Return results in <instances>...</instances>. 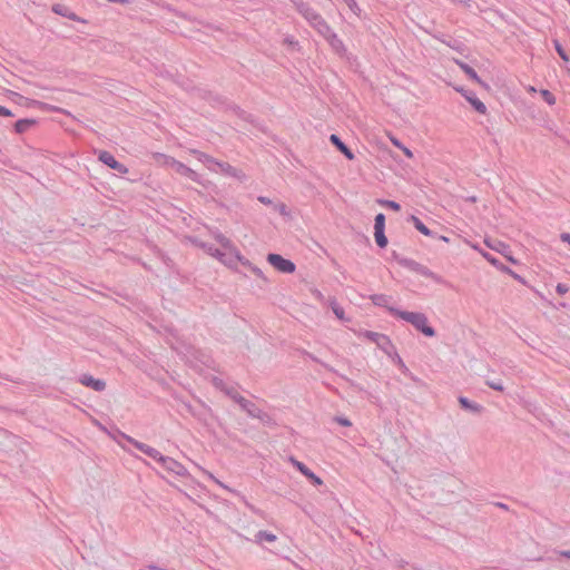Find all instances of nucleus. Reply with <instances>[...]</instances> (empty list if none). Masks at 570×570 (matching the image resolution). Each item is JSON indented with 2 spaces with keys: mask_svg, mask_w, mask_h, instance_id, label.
<instances>
[{
  "mask_svg": "<svg viewBox=\"0 0 570 570\" xmlns=\"http://www.w3.org/2000/svg\"><path fill=\"white\" fill-rule=\"evenodd\" d=\"M296 8L298 12L309 22V24L313 27L317 20H321L322 17L313 10L311 7H308L303 1L296 2Z\"/></svg>",
  "mask_w": 570,
  "mask_h": 570,
  "instance_id": "9b49d317",
  "label": "nucleus"
},
{
  "mask_svg": "<svg viewBox=\"0 0 570 570\" xmlns=\"http://www.w3.org/2000/svg\"><path fill=\"white\" fill-rule=\"evenodd\" d=\"M158 462L163 465L165 470L175 475L185 476L187 474L186 468L173 458L165 456L161 454V459H159Z\"/></svg>",
  "mask_w": 570,
  "mask_h": 570,
  "instance_id": "0eeeda50",
  "label": "nucleus"
},
{
  "mask_svg": "<svg viewBox=\"0 0 570 570\" xmlns=\"http://www.w3.org/2000/svg\"><path fill=\"white\" fill-rule=\"evenodd\" d=\"M377 203L381 206L387 207V208H390V209H392L394 212H397L401 208L400 204L394 202V200L380 199V200H377Z\"/></svg>",
  "mask_w": 570,
  "mask_h": 570,
  "instance_id": "f704fd0d",
  "label": "nucleus"
},
{
  "mask_svg": "<svg viewBox=\"0 0 570 570\" xmlns=\"http://www.w3.org/2000/svg\"><path fill=\"white\" fill-rule=\"evenodd\" d=\"M258 200L264 205H272V200L268 197L259 196Z\"/></svg>",
  "mask_w": 570,
  "mask_h": 570,
  "instance_id": "3c124183",
  "label": "nucleus"
},
{
  "mask_svg": "<svg viewBox=\"0 0 570 570\" xmlns=\"http://www.w3.org/2000/svg\"><path fill=\"white\" fill-rule=\"evenodd\" d=\"M52 11L56 14L66 17V18H68L70 20H73V21L78 20L77 14L75 12H72L68 7H66L63 4L57 3V4L52 6Z\"/></svg>",
  "mask_w": 570,
  "mask_h": 570,
  "instance_id": "412c9836",
  "label": "nucleus"
},
{
  "mask_svg": "<svg viewBox=\"0 0 570 570\" xmlns=\"http://www.w3.org/2000/svg\"><path fill=\"white\" fill-rule=\"evenodd\" d=\"M191 153L196 156L197 160L203 163L210 171H217V166H219L218 160L198 150H193Z\"/></svg>",
  "mask_w": 570,
  "mask_h": 570,
  "instance_id": "dca6fc26",
  "label": "nucleus"
},
{
  "mask_svg": "<svg viewBox=\"0 0 570 570\" xmlns=\"http://www.w3.org/2000/svg\"><path fill=\"white\" fill-rule=\"evenodd\" d=\"M10 98L17 102H19L20 105H27V101L28 99L22 97L21 95L14 92V91H10Z\"/></svg>",
  "mask_w": 570,
  "mask_h": 570,
  "instance_id": "a19ab883",
  "label": "nucleus"
},
{
  "mask_svg": "<svg viewBox=\"0 0 570 570\" xmlns=\"http://www.w3.org/2000/svg\"><path fill=\"white\" fill-rule=\"evenodd\" d=\"M385 228V216L383 214H377L374 220V229H384Z\"/></svg>",
  "mask_w": 570,
  "mask_h": 570,
  "instance_id": "ea45409f",
  "label": "nucleus"
},
{
  "mask_svg": "<svg viewBox=\"0 0 570 570\" xmlns=\"http://www.w3.org/2000/svg\"><path fill=\"white\" fill-rule=\"evenodd\" d=\"M225 250L226 252H223L222 256L218 259L225 266L232 269H237L238 263H240L242 265H249V261L245 258L235 246Z\"/></svg>",
  "mask_w": 570,
  "mask_h": 570,
  "instance_id": "f03ea898",
  "label": "nucleus"
},
{
  "mask_svg": "<svg viewBox=\"0 0 570 570\" xmlns=\"http://www.w3.org/2000/svg\"><path fill=\"white\" fill-rule=\"evenodd\" d=\"M374 236L376 244L383 248L387 245V238L384 234V229H374Z\"/></svg>",
  "mask_w": 570,
  "mask_h": 570,
  "instance_id": "473e14b6",
  "label": "nucleus"
},
{
  "mask_svg": "<svg viewBox=\"0 0 570 570\" xmlns=\"http://www.w3.org/2000/svg\"><path fill=\"white\" fill-rule=\"evenodd\" d=\"M553 45H554V48H556V51L558 52V55L560 56V58L568 62L569 61V56L568 53L566 52V50L562 48L561 43L558 41V40H554L553 41Z\"/></svg>",
  "mask_w": 570,
  "mask_h": 570,
  "instance_id": "c9c22d12",
  "label": "nucleus"
},
{
  "mask_svg": "<svg viewBox=\"0 0 570 570\" xmlns=\"http://www.w3.org/2000/svg\"><path fill=\"white\" fill-rule=\"evenodd\" d=\"M344 1L346 2L348 8L351 9V11H353L354 13H357L360 11L356 0H344Z\"/></svg>",
  "mask_w": 570,
  "mask_h": 570,
  "instance_id": "c03bdc74",
  "label": "nucleus"
},
{
  "mask_svg": "<svg viewBox=\"0 0 570 570\" xmlns=\"http://www.w3.org/2000/svg\"><path fill=\"white\" fill-rule=\"evenodd\" d=\"M487 385L495 391H503V385L500 381H487Z\"/></svg>",
  "mask_w": 570,
  "mask_h": 570,
  "instance_id": "37998d69",
  "label": "nucleus"
},
{
  "mask_svg": "<svg viewBox=\"0 0 570 570\" xmlns=\"http://www.w3.org/2000/svg\"><path fill=\"white\" fill-rule=\"evenodd\" d=\"M214 238L222 245L224 249L232 248L235 246L229 238L224 236L222 233H215Z\"/></svg>",
  "mask_w": 570,
  "mask_h": 570,
  "instance_id": "2f4dec72",
  "label": "nucleus"
},
{
  "mask_svg": "<svg viewBox=\"0 0 570 570\" xmlns=\"http://www.w3.org/2000/svg\"><path fill=\"white\" fill-rule=\"evenodd\" d=\"M458 91L462 92L465 99L472 105V107L480 114L487 112V106L475 96L473 91L458 89Z\"/></svg>",
  "mask_w": 570,
  "mask_h": 570,
  "instance_id": "ddd939ff",
  "label": "nucleus"
},
{
  "mask_svg": "<svg viewBox=\"0 0 570 570\" xmlns=\"http://www.w3.org/2000/svg\"><path fill=\"white\" fill-rule=\"evenodd\" d=\"M484 243L489 248L500 253L512 264L517 263V261L511 255L509 245H507L505 243H503L501 240H490V239H485Z\"/></svg>",
  "mask_w": 570,
  "mask_h": 570,
  "instance_id": "9d476101",
  "label": "nucleus"
},
{
  "mask_svg": "<svg viewBox=\"0 0 570 570\" xmlns=\"http://www.w3.org/2000/svg\"><path fill=\"white\" fill-rule=\"evenodd\" d=\"M410 220L414 224L415 228L425 236H432V232L416 217L411 216Z\"/></svg>",
  "mask_w": 570,
  "mask_h": 570,
  "instance_id": "c85d7f7f",
  "label": "nucleus"
},
{
  "mask_svg": "<svg viewBox=\"0 0 570 570\" xmlns=\"http://www.w3.org/2000/svg\"><path fill=\"white\" fill-rule=\"evenodd\" d=\"M335 421H336L338 424L343 425V426H351V424H352V423H351V421H350L348 419L343 417V416H337V417H335Z\"/></svg>",
  "mask_w": 570,
  "mask_h": 570,
  "instance_id": "09e8293b",
  "label": "nucleus"
},
{
  "mask_svg": "<svg viewBox=\"0 0 570 570\" xmlns=\"http://www.w3.org/2000/svg\"><path fill=\"white\" fill-rule=\"evenodd\" d=\"M440 238H441L442 240H444V242H449V238H448V237H445V236H441Z\"/></svg>",
  "mask_w": 570,
  "mask_h": 570,
  "instance_id": "13d9d810",
  "label": "nucleus"
},
{
  "mask_svg": "<svg viewBox=\"0 0 570 570\" xmlns=\"http://www.w3.org/2000/svg\"><path fill=\"white\" fill-rule=\"evenodd\" d=\"M456 63L470 79H472L473 81H475L478 83H481L480 77L478 76V73L475 72V70L472 67H470L465 62H461V61H456Z\"/></svg>",
  "mask_w": 570,
  "mask_h": 570,
  "instance_id": "bb28decb",
  "label": "nucleus"
},
{
  "mask_svg": "<svg viewBox=\"0 0 570 570\" xmlns=\"http://www.w3.org/2000/svg\"><path fill=\"white\" fill-rule=\"evenodd\" d=\"M556 291L559 295H564L566 293H568L569 287L566 284L559 283L556 286Z\"/></svg>",
  "mask_w": 570,
  "mask_h": 570,
  "instance_id": "49530a36",
  "label": "nucleus"
},
{
  "mask_svg": "<svg viewBox=\"0 0 570 570\" xmlns=\"http://www.w3.org/2000/svg\"><path fill=\"white\" fill-rule=\"evenodd\" d=\"M79 382L82 385L91 387L92 390H95L97 392H101L106 387L105 381L95 379V377H92L91 375H88V374H82L79 377Z\"/></svg>",
  "mask_w": 570,
  "mask_h": 570,
  "instance_id": "4468645a",
  "label": "nucleus"
},
{
  "mask_svg": "<svg viewBox=\"0 0 570 570\" xmlns=\"http://www.w3.org/2000/svg\"><path fill=\"white\" fill-rule=\"evenodd\" d=\"M0 116H3V117H12L13 114L10 109L3 107V106H0Z\"/></svg>",
  "mask_w": 570,
  "mask_h": 570,
  "instance_id": "8fccbe9b",
  "label": "nucleus"
},
{
  "mask_svg": "<svg viewBox=\"0 0 570 570\" xmlns=\"http://www.w3.org/2000/svg\"><path fill=\"white\" fill-rule=\"evenodd\" d=\"M561 554L567 557V558H570V551H563Z\"/></svg>",
  "mask_w": 570,
  "mask_h": 570,
  "instance_id": "4d7b16f0",
  "label": "nucleus"
},
{
  "mask_svg": "<svg viewBox=\"0 0 570 570\" xmlns=\"http://www.w3.org/2000/svg\"><path fill=\"white\" fill-rule=\"evenodd\" d=\"M392 142L395 147L402 149V147H404V145H402L397 139L395 138H392Z\"/></svg>",
  "mask_w": 570,
  "mask_h": 570,
  "instance_id": "5fc2aeb1",
  "label": "nucleus"
},
{
  "mask_svg": "<svg viewBox=\"0 0 570 570\" xmlns=\"http://www.w3.org/2000/svg\"><path fill=\"white\" fill-rule=\"evenodd\" d=\"M326 40L336 52L342 53L345 51L342 40L337 37V35L334 31L333 33L330 35L328 38H326Z\"/></svg>",
  "mask_w": 570,
  "mask_h": 570,
  "instance_id": "393cba45",
  "label": "nucleus"
},
{
  "mask_svg": "<svg viewBox=\"0 0 570 570\" xmlns=\"http://www.w3.org/2000/svg\"><path fill=\"white\" fill-rule=\"evenodd\" d=\"M128 441L136 448L138 449L139 451H141L142 453H145L146 455H148L149 458L154 459L155 461H159V459H161V453L156 450L155 448L148 445V444H145V443H141L139 441H136L134 440L132 438H128Z\"/></svg>",
  "mask_w": 570,
  "mask_h": 570,
  "instance_id": "f8f14e48",
  "label": "nucleus"
},
{
  "mask_svg": "<svg viewBox=\"0 0 570 570\" xmlns=\"http://www.w3.org/2000/svg\"><path fill=\"white\" fill-rule=\"evenodd\" d=\"M225 393L236 403L238 402L239 399H242V395L237 392V390L234 386L226 387Z\"/></svg>",
  "mask_w": 570,
  "mask_h": 570,
  "instance_id": "e433bc0d",
  "label": "nucleus"
},
{
  "mask_svg": "<svg viewBox=\"0 0 570 570\" xmlns=\"http://www.w3.org/2000/svg\"><path fill=\"white\" fill-rule=\"evenodd\" d=\"M317 297H318V298H321V299H323V298H324V297H323V295H322V293H320V292H317Z\"/></svg>",
  "mask_w": 570,
  "mask_h": 570,
  "instance_id": "bf43d9fd",
  "label": "nucleus"
},
{
  "mask_svg": "<svg viewBox=\"0 0 570 570\" xmlns=\"http://www.w3.org/2000/svg\"><path fill=\"white\" fill-rule=\"evenodd\" d=\"M213 383H214V385H215L217 389H219V390H222V391H224V392H225V389L229 386V385H227V384H226L223 380H220V379H214V380H213Z\"/></svg>",
  "mask_w": 570,
  "mask_h": 570,
  "instance_id": "a18cd8bd",
  "label": "nucleus"
},
{
  "mask_svg": "<svg viewBox=\"0 0 570 570\" xmlns=\"http://www.w3.org/2000/svg\"><path fill=\"white\" fill-rule=\"evenodd\" d=\"M371 301L374 305L384 307L392 315L391 309H397L395 306L391 304L392 297L385 294H374L371 296Z\"/></svg>",
  "mask_w": 570,
  "mask_h": 570,
  "instance_id": "2eb2a0df",
  "label": "nucleus"
},
{
  "mask_svg": "<svg viewBox=\"0 0 570 570\" xmlns=\"http://www.w3.org/2000/svg\"><path fill=\"white\" fill-rule=\"evenodd\" d=\"M570 3V0H567Z\"/></svg>",
  "mask_w": 570,
  "mask_h": 570,
  "instance_id": "052dcab7",
  "label": "nucleus"
},
{
  "mask_svg": "<svg viewBox=\"0 0 570 570\" xmlns=\"http://www.w3.org/2000/svg\"><path fill=\"white\" fill-rule=\"evenodd\" d=\"M36 119L33 118H24V119H19L16 124H14V131L17 134H24L27 132L30 128H32L35 125H36Z\"/></svg>",
  "mask_w": 570,
  "mask_h": 570,
  "instance_id": "6ab92c4d",
  "label": "nucleus"
},
{
  "mask_svg": "<svg viewBox=\"0 0 570 570\" xmlns=\"http://www.w3.org/2000/svg\"><path fill=\"white\" fill-rule=\"evenodd\" d=\"M330 140L346 156V158H354V154L350 148L346 147V145L340 139L337 135H331Z\"/></svg>",
  "mask_w": 570,
  "mask_h": 570,
  "instance_id": "4be33fe9",
  "label": "nucleus"
},
{
  "mask_svg": "<svg viewBox=\"0 0 570 570\" xmlns=\"http://www.w3.org/2000/svg\"><path fill=\"white\" fill-rule=\"evenodd\" d=\"M204 473L206 474V476L208 479H210L212 481H214L217 485H219L220 488H223L224 490L226 491H229V492H234L228 485H226L225 483H223L222 481H219L217 478L214 476L213 473L208 472V471H204Z\"/></svg>",
  "mask_w": 570,
  "mask_h": 570,
  "instance_id": "58836bf2",
  "label": "nucleus"
},
{
  "mask_svg": "<svg viewBox=\"0 0 570 570\" xmlns=\"http://www.w3.org/2000/svg\"><path fill=\"white\" fill-rule=\"evenodd\" d=\"M313 28L325 39L328 38L331 33H333L332 28L323 18L321 20H317Z\"/></svg>",
  "mask_w": 570,
  "mask_h": 570,
  "instance_id": "b1692460",
  "label": "nucleus"
},
{
  "mask_svg": "<svg viewBox=\"0 0 570 570\" xmlns=\"http://www.w3.org/2000/svg\"><path fill=\"white\" fill-rule=\"evenodd\" d=\"M374 343L385 354L394 353V344L392 343L387 335L381 333L380 338H377V341H375Z\"/></svg>",
  "mask_w": 570,
  "mask_h": 570,
  "instance_id": "f3484780",
  "label": "nucleus"
},
{
  "mask_svg": "<svg viewBox=\"0 0 570 570\" xmlns=\"http://www.w3.org/2000/svg\"><path fill=\"white\" fill-rule=\"evenodd\" d=\"M354 333L358 336V337H364L371 342H375L377 341V338H380V334L381 333H377V332H372V331H364V330H358V331H354Z\"/></svg>",
  "mask_w": 570,
  "mask_h": 570,
  "instance_id": "7c9ffc66",
  "label": "nucleus"
},
{
  "mask_svg": "<svg viewBox=\"0 0 570 570\" xmlns=\"http://www.w3.org/2000/svg\"><path fill=\"white\" fill-rule=\"evenodd\" d=\"M267 262L281 273L292 274L296 269V266L292 261L286 259L278 254H268Z\"/></svg>",
  "mask_w": 570,
  "mask_h": 570,
  "instance_id": "20e7f679",
  "label": "nucleus"
},
{
  "mask_svg": "<svg viewBox=\"0 0 570 570\" xmlns=\"http://www.w3.org/2000/svg\"><path fill=\"white\" fill-rule=\"evenodd\" d=\"M392 316L397 317L409 324H411L416 331L421 332L428 337H433L435 331L429 325V318L424 313L421 312H407L403 309H391Z\"/></svg>",
  "mask_w": 570,
  "mask_h": 570,
  "instance_id": "f257e3e1",
  "label": "nucleus"
},
{
  "mask_svg": "<svg viewBox=\"0 0 570 570\" xmlns=\"http://www.w3.org/2000/svg\"><path fill=\"white\" fill-rule=\"evenodd\" d=\"M98 159L120 175L128 173V168L124 164L119 163L109 151L100 150L98 153Z\"/></svg>",
  "mask_w": 570,
  "mask_h": 570,
  "instance_id": "423d86ee",
  "label": "nucleus"
},
{
  "mask_svg": "<svg viewBox=\"0 0 570 570\" xmlns=\"http://www.w3.org/2000/svg\"><path fill=\"white\" fill-rule=\"evenodd\" d=\"M208 255L215 257L216 259H219L223 252L218 248H215L213 245L207 243H199L198 244Z\"/></svg>",
  "mask_w": 570,
  "mask_h": 570,
  "instance_id": "c756f323",
  "label": "nucleus"
},
{
  "mask_svg": "<svg viewBox=\"0 0 570 570\" xmlns=\"http://www.w3.org/2000/svg\"><path fill=\"white\" fill-rule=\"evenodd\" d=\"M328 305L330 307L332 308L333 313L335 314V316L340 320V321H343V322H348L350 318H347L345 316V312H344V308L336 302L335 298H330L328 299Z\"/></svg>",
  "mask_w": 570,
  "mask_h": 570,
  "instance_id": "5701e85b",
  "label": "nucleus"
},
{
  "mask_svg": "<svg viewBox=\"0 0 570 570\" xmlns=\"http://www.w3.org/2000/svg\"><path fill=\"white\" fill-rule=\"evenodd\" d=\"M404 266L416 274H420L424 277L431 278L435 283H439V284L444 283V279L440 275L435 274L430 268H428L426 266H424L415 261L406 259V261H404Z\"/></svg>",
  "mask_w": 570,
  "mask_h": 570,
  "instance_id": "7ed1b4c3",
  "label": "nucleus"
},
{
  "mask_svg": "<svg viewBox=\"0 0 570 570\" xmlns=\"http://www.w3.org/2000/svg\"><path fill=\"white\" fill-rule=\"evenodd\" d=\"M237 404L244 412H246L252 417L259 419L262 421H264L267 417V414L263 412L254 402L243 396L242 399L238 400Z\"/></svg>",
  "mask_w": 570,
  "mask_h": 570,
  "instance_id": "6e6552de",
  "label": "nucleus"
},
{
  "mask_svg": "<svg viewBox=\"0 0 570 570\" xmlns=\"http://www.w3.org/2000/svg\"><path fill=\"white\" fill-rule=\"evenodd\" d=\"M166 164L173 169L175 170L177 174L184 176V177H187L189 178L190 180L193 181H196V183H200V177L199 175L191 168H189L188 166H186L185 164L174 159V158H168Z\"/></svg>",
  "mask_w": 570,
  "mask_h": 570,
  "instance_id": "39448f33",
  "label": "nucleus"
},
{
  "mask_svg": "<svg viewBox=\"0 0 570 570\" xmlns=\"http://www.w3.org/2000/svg\"><path fill=\"white\" fill-rule=\"evenodd\" d=\"M109 2H120V3H126L127 0H108Z\"/></svg>",
  "mask_w": 570,
  "mask_h": 570,
  "instance_id": "6e6d98bb",
  "label": "nucleus"
},
{
  "mask_svg": "<svg viewBox=\"0 0 570 570\" xmlns=\"http://www.w3.org/2000/svg\"><path fill=\"white\" fill-rule=\"evenodd\" d=\"M402 371H406L407 367L404 364L403 360L399 355L396 348L394 347V353L386 354Z\"/></svg>",
  "mask_w": 570,
  "mask_h": 570,
  "instance_id": "72a5a7b5",
  "label": "nucleus"
},
{
  "mask_svg": "<svg viewBox=\"0 0 570 570\" xmlns=\"http://www.w3.org/2000/svg\"><path fill=\"white\" fill-rule=\"evenodd\" d=\"M275 209L283 216H287L288 215V212H287V208L284 204H277L275 205Z\"/></svg>",
  "mask_w": 570,
  "mask_h": 570,
  "instance_id": "de8ad7c7",
  "label": "nucleus"
},
{
  "mask_svg": "<svg viewBox=\"0 0 570 570\" xmlns=\"http://www.w3.org/2000/svg\"><path fill=\"white\" fill-rule=\"evenodd\" d=\"M289 462L295 466L303 475H305L313 484L322 485L323 481L313 471H311L303 462L291 456Z\"/></svg>",
  "mask_w": 570,
  "mask_h": 570,
  "instance_id": "1a4fd4ad",
  "label": "nucleus"
},
{
  "mask_svg": "<svg viewBox=\"0 0 570 570\" xmlns=\"http://www.w3.org/2000/svg\"><path fill=\"white\" fill-rule=\"evenodd\" d=\"M561 240L570 245V234L569 233H562L560 236Z\"/></svg>",
  "mask_w": 570,
  "mask_h": 570,
  "instance_id": "603ef678",
  "label": "nucleus"
},
{
  "mask_svg": "<svg viewBox=\"0 0 570 570\" xmlns=\"http://www.w3.org/2000/svg\"><path fill=\"white\" fill-rule=\"evenodd\" d=\"M263 541L274 542L276 541V535L268 531H258L255 535V542L262 543Z\"/></svg>",
  "mask_w": 570,
  "mask_h": 570,
  "instance_id": "cd10ccee",
  "label": "nucleus"
},
{
  "mask_svg": "<svg viewBox=\"0 0 570 570\" xmlns=\"http://www.w3.org/2000/svg\"><path fill=\"white\" fill-rule=\"evenodd\" d=\"M459 403L461 404V406L464 410L471 411L473 413H479L482 410L481 405H479V404H476L474 402H471L469 399H466L464 396H460L459 397Z\"/></svg>",
  "mask_w": 570,
  "mask_h": 570,
  "instance_id": "a878e982",
  "label": "nucleus"
},
{
  "mask_svg": "<svg viewBox=\"0 0 570 570\" xmlns=\"http://www.w3.org/2000/svg\"><path fill=\"white\" fill-rule=\"evenodd\" d=\"M473 248L475 250H478L491 265L500 268L501 271L511 273L510 268H508V267L503 266L502 264H500L499 261L493 255H491L490 253L479 248L475 245H473Z\"/></svg>",
  "mask_w": 570,
  "mask_h": 570,
  "instance_id": "aec40b11",
  "label": "nucleus"
},
{
  "mask_svg": "<svg viewBox=\"0 0 570 570\" xmlns=\"http://www.w3.org/2000/svg\"><path fill=\"white\" fill-rule=\"evenodd\" d=\"M216 173H222V174H224L226 176L235 177V178H238V179H242L244 177L242 171H239L236 168L232 167L229 164L222 163V161H219V166H217V171Z\"/></svg>",
  "mask_w": 570,
  "mask_h": 570,
  "instance_id": "a211bd4d",
  "label": "nucleus"
},
{
  "mask_svg": "<svg viewBox=\"0 0 570 570\" xmlns=\"http://www.w3.org/2000/svg\"><path fill=\"white\" fill-rule=\"evenodd\" d=\"M540 94L548 105L552 106L556 104V97L549 90L542 89Z\"/></svg>",
  "mask_w": 570,
  "mask_h": 570,
  "instance_id": "4c0bfd02",
  "label": "nucleus"
},
{
  "mask_svg": "<svg viewBox=\"0 0 570 570\" xmlns=\"http://www.w3.org/2000/svg\"><path fill=\"white\" fill-rule=\"evenodd\" d=\"M401 150L404 153V155H405L407 158H412V157H413V153H412L407 147H405V146H404V147H402V149H401Z\"/></svg>",
  "mask_w": 570,
  "mask_h": 570,
  "instance_id": "864d4df0",
  "label": "nucleus"
},
{
  "mask_svg": "<svg viewBox=\"0 0 570 570\" xmlns=\"http://www.w3.org/2000/svg\"><path fill=\"white\" fill-rule=\"evenodd\" d=\"M245 266L248 267L257 277L265 279L264 273L259 267L253 265L250 262H249V265H245Z\"/></svg>",
  "mask_w": 570,
  "mask_h": 570,
  "instance_id": "79ce46f5",
  "label": "nucleus"
}]
</instances>
